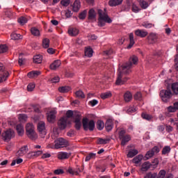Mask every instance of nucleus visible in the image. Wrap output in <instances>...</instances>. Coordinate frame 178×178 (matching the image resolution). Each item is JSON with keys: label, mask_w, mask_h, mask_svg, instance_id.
Here are the masks:
<instances>
[{"label": "nucleus", "mask_w": 178, "mask_h": 178, "mask_svg": "<svg viewBox=\"0 0 178 178\" xmlns=\"http://www.w3.org/2000/svg\"><path fill=\"white\" fill-rule=\"evenodd\" d=\"M143 158H144V156H143L142 154H139V155L135 156L132 159V163L137 165V164L140 163V162H141V161H143Z\"/></svg>", "instance_id": "bb28decb"}, {"label": "nucleus", "mask_w": 178, "mask_h": 178, "mask_svg": "<svg viewBox=\"0 0 178 178\" xmlns=\"http://www.w3.org/2000/svg\"><path fill=\"white\" fill-rule=\"evenodd\" d=\"M60 4L63 6H69V5H70V0H62L60 1Z\"/></svg>", "instance_id": "680f3d73"}, {"label": "nucleus", "mask_w": 178, "mask_h": 178, "mask_svg": "<svg viewBox=\"0 0 178 178\" xmlns=\"http://www.w3.org/2000/svg\"><path fill=\"white\" fill-rule=\"evenodd\" d=\"M95 17H96L95 10L94 9H90L88 13V19L94 20V19H95Z\"/></svg>", "instance_id": "72a5a7b5"}, {"label": "nucleus", "mask_w": 178, "mask_h": 178, "mask_svg": "<svg viewBox=\"0 0 178 178\" xmlns=\"http://www.w3.org/2000/svg\"><path fill=\"white\" fill-rule=\"evenodd\" d=\"M18 63L20 66L26 63V59L23 58V57H22V55H19V56Z\"/></svg>", "instance_id": "052dcab7"}, {"label": "nucleus", "mask_w": 178, "mask_h": 178, "mask_svg": "<svg viewBox=\"0 0 178 178\" xmlns=\"http://www.w3.org/2000/svg\"><path fill=\"white\" fill-rule=\"evenodd\" d=\"M100 97L102 99H106L107 98H111V97H112V93H111V92H106L102 93Z\"/></svg>", "instance_id": "a18cd8bd"}, {"label": "nucleus", "mask_w": 178, "mask_h": 178, "mask_svg": "<svg viewBox=\"0 0 178 178\" xmlns=\"http://www.w3.org/2000/svg\"><path fill=\"white\" fill-rule=\"evenodd\" d=\"M34 63H42V56L41 54H38L33 56Z\"/></svg>", "instance_id": "2f4dec72"}, {"label": "nucleus", "mask_w": 178, "mask_h": 178, "mask_svg": "<svg viewBox=\"0 0 178 178\" xmlns=\"http://www.w3.org/2000/svg\"><path fill=\"white\" fill-rule=\"evenodd\" d=\"M89 104L91 105V106H95V105L98 104V100L93 99L92 101H90Z\"/></svg>", "instance_id": "338daca9"}, {"label": "nucleus", "mask_w": 178, "mask_h": 178, "mask_svg": "<svg viewBox=\"0 0 178 178\" xmlns=\"http://www.w3.org/2000/svg\"><path fill=\"white\" fill-rule=\"evenodd\" d=\"M169 152H170V147L165 146L162 150L163 155H166V154H169Z\"/></svg>", "instance_id": "4d7b16f0"}, {"label": "nucleus", "mask_w": 178, "mask_h": 178, "mask_svg": "<svg viewBox=\"0 0 178 178\" xmlns=\"http://www.w3.org/2000/svg\"><path fill=\"white\" fill-rule=\"evenodd\" d=\"M129 44L127 46V49H131L133 48V45L136 44V42L134 41V34L133 33H129Z\"/></svg>", "instance_id": "aec40b11"}, {"label": "nucleus", "mask_w": 178, "mask_h": 178, "mask_svg": "<svg viewBox=\"0 0 178 178\" xmlns=\"http://www.w3.org/2000/svg\"><path fill=\"white\" fill-rule=\"evenodd\" d=\"M74 120L75 123V129L76 130H80V129H81V114L80 112H74Z\"/></svg>", "instance_id": "1a4fd4ad"}, {"label": "nucleus", "mask_w": 178, "mask_h": 178, "mask_svg": "<svg viewBox=\"0 0 178 178\" xmlns=\"http://www.w3.org/2000/svg\"><path fill=\"white\" fill-rule=\"evenodd\" d=\"M123 98L124 102H131V100L133 99V94L128 90L124 93Z\"/></svg>", "instance_id": "f3484780"}, {"label": "nucleus", "mask_w": 178, "mask_h": 178, "mask_svg": "<svg viewBox=\"0 0 178 178\" xmlns=\"http://www.w3.org/2000/svg\"><path fill=\"white\" fill-rule=\"evenodd\" d=\"M98 15V26L99 27H104V26H105V23H112V19L109 17L108 13H106L105 11L99 9Z\"/></svg>", "instance_id": "f03ea898"}, {"label": "nucleus", "mask_w": 178, "mask_h": 178, "mask_svg": "<svg viewBox=\"0 0 178 178\" xmlns=\"http://www.w3.org/2000/svg\"><path fill=\"white\" fill-rule=\"evenodd\" d=\"M51 156H52V155L49 152L42 153L41 159H47L48 158H51Z\"/></svg>", "instance_id": "bf43d9fd"}, {"label": "nucleus", "mask_w": 178, "mask_h": 178, "mask_svg": "<svg viewBox=\"0 0 178 178\" xmlns=\"http://www.w3.org/2000/svg\"><path fill=\"white\" fill-rule=\"evenodd\" d=\"M138 154V150L137 149H132L128 152L127 156L128 158H133L136 156Z\"/></svg>", "instance_id": "58836bf2"}, {"label": "nucleus", "mask_w": 178, "mask_h": 178, "mask_svg": "<svg viewBox=\"0 0 178 178\" xmlns=\"http://www.w3.org/2000/svg\"><path fill=\"white\" fill-rule=\"evenodd\" d=\"M165 176H166V171L165 170H161L159 172L157 178H165Z\"/></svg>", "instance_id": "6e6d98bb"}, {"label": "nucleus", "mask_w": 178, "mask_h": 178, "mask_svg": "<svg viewBox=\"0 0 178 178\" xmlns=\"http://www.w3.org/2000/svg\"><path fill=\"white\" fill-rule=\"evenodd\" d=\"M87 16V10H83L82 13H81L79 15V18L81 20H84L86 19V17Z\"/></svg>", "instance_id": "13d9d810"}, {"label": "nucleus", "mask_w": 178, "mask_h": 178, "mask_svg": "<svg viewBox=\"0 0 178 178\" xmlns=\"http://www.w3.org/2000/svg\"><path fill=\"white\" fill-rule=\"evenodd\" d=\"M68 34L71 35V37H76L79 34V29L76 28H70L68 29Z\"/></svg>", "instance_id": "a878e982"}, {"label": "nucleus", "mask_w": 178, "mask_h": 178, "mask_svg": "<svg viewBox=\"0 0 178 178\" xmlns=\"http://www.w3.org/2000/svg\"><path fill=\"white\" fill-rule=\"evenodd\" d=\"M119 138L121 140V145L124 146L131 140V136L126 134V130L122 129L119 133Z\"/></svg>", "instance_id": "7ed1b4c3"}, {"label": "nucleus", "mask_w": 178, "mask_h": 178, "mask_svg": "<svg viewBox=\"0 0 178 178\" xmlns=\"http://www.w3.org/2000/svg\"><path fill=\"white\" fill-rule=\"evenodd\" d=\"M0 72H1L0 75V83H3V81H6L8 80V77H9V72L5 70V66L3 64L0 63Z\"/></svg>", "instance_id": "6e6552de"}, {"label": "nucleus", "mask_w": 178, "mask_h": 178, "mask_svg": "<svg viewBox=\"0 0 178 178\" xmlns=\"http://www.w3.org/2000/svg\"><path fill=\"white\" fill-rule=\"evenodd\" d=\"M138 63V58L136 56H132L128 63L124 64L118 69V77L115 81L116 86H122V84H124L129 80V78L124 76V74L131 73L133 65H137Z\"/></svg>", "instance_id": "f257e3e1"}, {"label": "nucleus", "mask_w": 178, "mask_h": 178, "mask_svg": "<svg viewBox=\"0 0 178 178\" xmlns=\"http://www.w3.org/2000/svg\"><path fill=\"white\" fill-rule=\"evenodd\" d=\"M56 113H58V112L55 108L51 110L47 113V120L49 123H54V122H55L56 119Z\"/></svg>", "instance_id": "9d476101"}, {"label": "nucleus", "mask_w": 178, "mask_h": 178, "mask_svg": "<svg viewBox=\"0 0 178 178\" xmlns=\"http://www.w3.org/2000/svg\"><path fill=\"white\" fill-rule=\"evenodd\" d=\"M109 141H111V139H104V138H98L97 139V144H99V145H104V144H108V143H109Z\"/></svg>", "instance_id": "79ce46f5"}, {"label": "nucleus", "mask_w": 178, "mask_h": 178, "mask_svg": "<svg viewBox=\"0 0 178 178\" xmlns=\"http://www.w3.org/2000/svg\"><path fill=\"white\" fill-rule=\"evenodd\" d=\"M148 44H155L158 41V34L156 33H150L147 37Z\"/></svg>", "instance_id": "ddd939ff"}, {"label": "nucleus", "mask_w": 178, "mask_h": 178, "mask_svg": "<svg viewBox=\"0 0 178 178\" xmlns=\"http://www.w3.org/2000/svg\"><path fill=\"white\" fill-rule=\"evenodd\" d=\"M37 127L40 136L42 138H44L45 136H47V128L45 127V122H44V121L39 122L38 123Z\"/></svg>", "instance_id": "0eeeda50"}, {"label": "nucleus", "mask_w": 178, "mask_h": 178, "mask_svg": "<svg viewBox=\"0 0 178 178\" xmlns=\"http://www.w3.org/2000/svg\"><path fill=\"white\" fill-rule=\"evenodd\" d=\"M97 129L99 130H103L104 127H105V123L102 120H98L96 124Z\"/></svg>", "instance_id": "c9c22d12"}, {"label": "nucleus", "mask_w": 178, "mask_h": 178, "mask_svg": "<svg viewBox=\"0 0 178 178\" xmlns=\"http://www.w3.org/2000/svg\"><path fill=\"white\" fill-rule=\"evenodd\" d=\"M151 165H152L151 163H149V161H146L142 164L140 170L142 172H147L149 168H151Z\"/></svg>", "instance_id": "4be33fe9"}, {"label": "nucleus", "mask_w": 178, "mask_h": 178, "mask_svg": "<svg viewBox=\"0 0 178 178\" xmlns=\"http://www.w3.org/2000/svg\"><path fill=\"white\" fill-rule=\"evenodd\" d=\"M26 136L30 138L31 140H37L38 138V135L35 132V131H32L31 132L26 133Z\"/></svg>", "instance_id": "b1692460"}, {"label": "nucleus", "mask_w": 178, "mask_h": 178, "mask_svg": "<svg viewBox=\"0 0 178 178\" xmlns=\"http://www.w3.org/2000/svg\"><path fill=\"white\" fill-rule=\"evenodd\" d=\"M58 91L59 92H69V91H70V87L69 86H62L58 88Z\"/></svg>", "instance_id": "a19ab883"}, {"label": "nucleus", "mask_w": 178, "mask_h": 178, "mask_svg": "<svg viewBox=\"0 0 178 178\" xmlns=\"http://www.w3.org/2000/svg\"><path fill=\"white\" fill-rule=\"evenodd\" d=\"M10 37H11V40H22V36L19 33H13L11 34Z\"/></svg>", "instance_id": "09e8293b"}, {"label": "nucleus", "mask_w": 178, "mask_h": 178, "mask_svg": "<svg viewBox=\"0 0 178 178\" xmlns=\"http://www.w3.org/2000/svg\"><path fill=\"white\" fill-rule=\"evenodd\" d=\"M171 90L174 95H178V82H175L172 83Z\"/></svg>", "instance_id": "c85d7f7f"}, {"label": "nucleus", "mask_w": 178, "mask_h": 178, "mask_svg": "<svg viewBox=\"0 0 178 178\" xmlns=\"http://www.w3.org/2000/svg\"><path fill=\"white\" fill-rule=\"evenodd\" d=\"M105 126L106 130H107V131H111V130L113 129V122H112V120H107Z\"/></svg>", "instance_id": "c756f323"}, {"label": "nucleus", "mask_w": 178, "mask_h": 178, "mask_svg": "<svg viewBox=\"0 0 178 178\" xmlns=\"http://www.w3.org/2000/svg\"><path fill=\"white\" fill-rule=\"evenodd\" d=\"M82 124L86 131H87V130L88 129L90 131H92V130H94L95 127V122H94V120H90L88 123V118H83Z\"/></svg>", "instance_id": "39448f33"}, {"label": "nucleus", "mask_w": 178, "mask_h": 178, "mask_svg": "<svg viewBox=\"0 0 178 178\" xmlns=\"http://www.w3.org/2000/svg\"><path fill=\"white\" fill-rule=\"evenodd\" d=\"M42 47L43 48H49V39L48 38L43 39Z\"/></svg>", "instance_id": "3c124183"}, {"label": "nucleus", "mask_w": 178, "mask_h": 178, "mask_svg": "<svg viewBox=\"0 0 178 178\" xmlns=\"http://www.w3.org/2000/svg\"><path fill=\"white\" fill-rule=\"evenodd\" d=\"M70 153H67L66 152H60L58 154V159L60 160L69 159V158H70Z\"/></svg>", "instance_id": "a211bd4d"}, {"label": "nucleus", "mask_w": 178, "mask_h": 178, "mask_svg": "<svg viewBox=\"0 0 178 178\" xmlns=\"http://www.w3.org/2000/svg\"><path fill=\"white\" fill-rule=\"evenodd\" d=\"M139 5H140V8H142V9H147V8H148V6H149V4L148 3V2H147L144 0H140Z\"/></svg>", "instance_id": "f704fd0d"}, {"label": "nucleus", "mask_w": 178, "mask_h": 178, "mask_svg": "<svg viewBox=\"0 0 178 178\" xmlns=\"http://www.w3.org/2000/svg\"><path fill=\"white\" fill-rule=\"evenodd\" d=\"M41 74V71H31L28 73L27 76L29 79H34V77H38Z\"/></svg>", "instance_id": "5701e85b"}, {"label": "nucleus", "mask_w": 178, "mask_h": 178, "mask_svg": "<svg viewBox=\"0 0 178 178\" xmlns=\"http://www.w3.org/2000/svg\"><path fill=\"white\" fill-rule=\"evenodd\" d=\"M95 156H97V154L95 153H89L88 156L86 157V162H88V161H91V159H95Z\"/></svg>", "instance_id": "ea45409f"}, {"label": "nucleus", "mask_w": 178, "mask_h": 178, "mask_svg": "<svg viewBox=\"0 0 178 178\" xmlns=\"http://www.w3.org/2000/svg\"><path fill=\"white\" fill-rule=\"evenodd\" d=\"M29 152V147L27 146H23L17 152V156H24Z\"/></svg>", "instance_id": "dca6fc26"}, {"label": "nucleus", "mask_w": 178, "mask_h": 178, "mask_svg": "<svg viewBox=\"0 0 178 178\" xmlns=\"http://www.w3.org/2000/svg\"><path fill=\"white\" fill-rule=\"evenodd\" d=\"M16 130L18 136H23L24 134V127L22 124H17L16 126Z\"/></svg>", "instance_id": "cd10ccee"}, {"label": "nucleus", "mask_w": 178, "mask_h": 178, "mask_svg": "<svg viewBox=\"0 0 178 178\" xmlns=\"http://www.w3.org/2000/svg\"><path fill=\"white\" fill-rule=\"evenodd\" d=\"M92 54H94V51L90 47H85V56H88V58H91L92 56Z\"/></svg>", "instance_id": "393cba45"}, {"label": "nucleus", "mask_w": 178, "mask_h": 178, "mask_svg": "<svg viewBox=\"0 0 178 178\" xmlns=\"http://www.w3.org/2000/svg\"><path fill=\"white\" fill-rule=\"evenodd\" d=\"M61 64L62 63L60 60H56L50 65L49 67L51 70H56V69H58V67H59V66H60Z\"/></svg>", "instance_id": "412c9836"}, {"label": "nucleus", "mask_w": 178, "mask_h": 178, "mask_svg": "<svg viewBox=\"0 0 178 178\" xmlns=\"http://www.w3.org/2000/svg\"><path fill=\"white\" fill-rule=\"evenodd\" d=\"M64 118H67V120H69L70 118H74V113H73V111H72V110H68L66 112V116H64Z\"/></svg>", "instance_id": "49530a36"}, {"label": "nucleus", "mask_w": 178, "mask_h": 178, "mask_svg": "<svg viewBox=\"0 0 178 178\" xmlns=\"http://www.w3.org/2000/svg\"><path fill=\"white\" fill-rule=\"evenodd\" d=\"M141 117L143 118V119H145V120H148L149 122L152 120V119L154 118L152 115H149L147 113H142Z\"/></svg>", "instance_id": "473e14b6"}, {"label": "nucleus", "mask_w": 178, "mask_h": 178, "mask_svg": "<svg viewBox=\"0 0 178 178\" xmlns=\"http://www.w3.org/2000/svg\"><path fill=\"white\" fill-rule=\"evenodd\" d=\"M134 98L136 101H143V94L140 92H137L134 95Z\"/></svg>", "instance_id": "37998d69"}, {"label": "nucleus", "mask_w": 178, "mask_h": 178, "mask_svg": "<svg viewBox=\"0 0 178 178\" xmlns=\"http://www.w3.org/2000/svg\"><path fill=\"white\" fill-rule=\"evenodd\" d=\"M80 8H81L80 0H75L74 3L72 4L73 12H78L79 10H80Z\"/></svg>", "instance_id": "6ab92c4d"}, {"label": "nucleus", "mask_w": 178, "mask_h": 178, "mask_svg": "<svg viewBox=\"0 0 178 178\" xmlns=\"http://www.w3.org/2000/svg\"><path fill=\"white\" fill-rule=\"evenodd\" d=\"M26 156L29 159H33V158H35L34 152H30L29 153L27 154Z\"/></svg>", "instance_id": "69168bd1"}, {"label": "nucleus", "mask_w": 178, "mask_h": 178, "mask_svg": "<svg viewBox=\"0 0 178 178\" xmlns=\"http://www.w3.org/2000/svg\"><path fill=\"white\" fill-rule=\"evenodd\" d=\"M67 124H69L67 117H63L58 122V126L60 130H65L67 126Z\"/></svg>", "instance_id": "f8f14e48"}, {"label": "nucleus", "mask_w": 178, "mask_h": 178, "mask_svg": "<svg viewBox=\"0 0 178 178\" xmlns=\"http://www.w3.org/2000/svg\"><path fill=\"white\" fill-rule=\"evenodd\" d=\"M75 95L77 98H86V95H84V92L82 90L76 91Z\"/></svg>", "instance_id": "8fccbe9b"}, {"label": "nucleus", "mask_w": 178, "mask_h": 178, "mask_svg": "<svg viewBox=\"0 0 178 178\" xmlns=\"http://www.w3.org/2000/svg\"><path fill=\"white\" fill-rule=\"evenodd\" d=\"M142 26L143 27H145V29H151L155 25L152 23H149V22H144L142 23Z\"/></svg>", "instance_id": "c03bdc74"}, {"label": "nucleus", "mask_w": 178, "mask_h": 178, "mask_svg": "<svg viewBox=\"0 0 178 178\" xmlns=\"http://www.w3.org/2000/svg\"><path fill=\"white\" fill-rule=\"evenodd\" d=\"M35 88V84L34 83H29L27 86L28 91H33Z\"/></svg>", "instance_id": "e2e57ef3"}, {"label": "nucleus", "mask_w": 178, "mask_h": 178, "mask_svg": "<svg viewBox=\"0 0 178 178\" xmlns=\"http://www.w3.org/2000/svg\"><path fill=\"white\" fill-rule=\"evenodd\" d=\"M27 22H28V19H27V17H21L18 19V23H19V24H22V26H24V24H26Z\"/></svg>", "instance_id": "de8ad7c7"}, {"label": "nucleus", "mask_w": 178, "mask_h": 178, "mask_svg": "<svg viewBox=\"0 0 178 178\" xmlns=\"http://www.w3.org/2000/svg\"><path fill=\"white\" fill-rule=\"evenodd\" d=\"M135 35L140 37V38H145V37L148 35V31L144 29H137L135 31Z\"/></svg>", "instance_id": "2eb2a0df"}, {"label": "nucleus", "mask_w": 178, "mask_h": 178, "mask_svg": "<svg viewBox=\"0 0 178 178\" xmlns=\"http://www.w3.org/2000/svg\"><path fill=\"white\" fill-rule=\"evenodd\" d=\"M13 134H15V131H13V130L9 129L4 131L1 134V137L4 141H10Z\"/></svg>", "instance_id": "4468645a"}, {"label": "nucleus", "mask_w": 178, "mask_h": 178, "mask_svg": "<svg viewBox=\"0 0 178 178\" xmlns=\"http://www.w3.org/2000/svg\"><path fill=\"white\" fill-rule=\"evenodd\" d=\"M123 2V0H110L108 1L109 6H118Z\"/></svg>", "instance_id": "7c9ffc66"}, {"label": "nucleus", "mask_w": 178, "mask_h": 178, "mask_svg": "<svg viewBox=\"0 0 178 178\" xmlns=\"http://www.w3.org/2000/svg\"><path fill=\"white\" fill-rule=\"evenodd\" d=\"M20 120H23L24 122H26L27 120V115L26 114H21L19 115Z\"/></svg>", "instance_id": "774afa93"}, {"label": "nucleus", "mask_w": 178, "mask_h": 178, "mask_svg": "<svg viewBox=\"0 0 178 178\" xmlns=\"http://www.w3.org/2000/svg\"><path fill=\"white\" fill-rule=\"evenodd\" d=\"M54 148L55 149H59L60 148H64V147H69V141L63 138H58L55 141Z\"/></svg>", "instance_id": "20e7f679"}, {"label": "nucleus", "mask_w": 178, "mask_h": 178, "mask_svg": "<svg viewBox=\"0 0 178 178\" xmlns=\"http://www.w3.org/2000/svg\"><path fill=\"white\" fill-rule=\"evenodd\" d=\"M31 33L35 37H40V30L38 29L33 27L31 29Z\"/></svg>", "instance_id": "e433bc0d"}, {"label": "nucleus", "mask_w": 178, "mask_h": 178, "mask_svg": "<svg viewBox=\"0 0 178 178\" xmlns=\"http://www.w3.org/2000/svg\"><path fill=\"white\" fill-rule=\"evenodd\" d=\"M167 110H168V113H165V115L166 116H170L169 115V113H175L176 112V108L172 106H170L167 108Z\"/></svg>", "instance_id": "5fc2aeb1"}, {"label": "nucleus", "mask_w": 178, "mask_h": 178, "mask_svg": "<svg viewBox=\"0 0 178 178\" xmlns=\"http://www.w3.org/2000/svg\"><path fill=\"white\" fill-rule=\"evenodd\" d=\"M160 97L163 102H168L169 99L173 97V93L170 90H162L160 91Z\"/></svg>", "instance_id": "423d86ee"}, {"label": "nucleus", "mask_w": 178, "mask_h": 178, "mask_svg": "<svg viewBox=\"0 0 178 178\" xmlns=\"http://www.w3.org/2000/svg\"><path fill=\"white\" fill-rule=\"evenodd\" d=\"M139 10H140V8H138V6H136V4L132 5V11L134 12V13H138Z\"/></svg>", "instance_id": "0e129e2a"}, {"label": "nucleus", "mask_w": 178, "mask_h": 178, "mask_svg": "<svg viewBox=\"0 0 178 178\" xmlns=\"http://www.w3.org/2000/svg\"><path fill=\"white\" fill-rule=\"evenodd\" d=\"M5 52H8V46L6 44L0 45V54H5Z\"/></svg>", "instance_id": "864d4df0"}, {"label": "nucleus", "mask_w": 178, "mask_h": 178, "mask_svg": "<svg viewBox=\"0 0 178 178\" xmlns=\"http://www.w3.org/2000/svg\"><path fill=\"white\" fill-rule=\"evenodd\" d=\"M159 147L158 146H154L151 150H149L145 155V159H151L152 156L155 155V154H158L159 152Z\"/></svg>", "instance_id": "9b49d317"}, {"label": "nucleus", "mask_w": 178, "mask_h": 178, "mask_svg": "<svg viewBox=\"0 0 178 178\" xmlns=\"http://www.w3.org/2000/svg\"><path fill=\"white\" fill-rule=\"evenodd\" d=\"M31 131H34V125H33V124L28 123L26 126V133H30Z\"/></svg>", "instance_id": "4c0bfd02"}, {"label": "nucleus", "mask_w": 178, "mask_h": 178, "mask_svg": "<svg viewBox=\"0 0 178 178\" xmlns=\"http://www.w3.org/2000/svg\"><path fill=\"white\" fill-rule=\"evenodd\" d=\"M158 177V174L156 172L152 173V172H149L146 174V175L144 177V178H157Z\"/></svg>", "instance_id": "603ef678"}]
</instances>
